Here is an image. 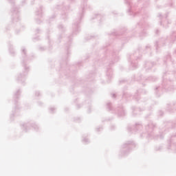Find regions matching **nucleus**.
I'll list each match as a JSON object with an SVG mask.
<instances>
[{
    "label": "nucleus",
    "mask_w": 176,
    "mask_h": 176,
    "mask_svg": "<svg viewBox=\"0 0 176 176\" xmlns=\"http://www.w3.org/2000/svg\"><path fill=\"white\" fill-rule=\"evenodd\" d=\"M20 80H24V77H23V76L21 74H20L18 76V82H20Z\"/></svg>",
    "instance_id": "obj_2"
},
{
    "label": "nucleus",
    "mask_w": 176,
    "mask_h": 176,
    "mask_svg": "<svg viewBox=\"0 0 176 176\" xmlns=\"http://www.w3.org/2000/svg\"><path fill=\"white\" fill-rule=\"evenodd\" d=\"M131 146H134L133 142H129V143H125L122 146V148L124 149L126 148H131Z\"/></svg>",
    "instance_id": "obj_1"
},
{
    "label": "nucleus",
    "mask_w": 176,
    "mask_h": 176,
    "mask_svg": "<svg viewBox=\"0 0 176 176\" xmlns=\"http://www.w3.org/2000/svg\"><path fill=\"white\" fill-rule=\"evenodd\" d=\"M171 148H172V149H174V144L171 145Z\"/></svg>",
    "instance_id": "obj_16"
},
{
    "label": "nucleus",
    "mask_w": 176,
    "mask_h": 176,
    "mask_svg": "<svg viewBox=\"0 0 176 176\" xmlns=\"http://www.w3.org/2000/svg\"><path fill=\"white\" fill-rule=\"evenodd\" d=\"M50 110L51 111V113H53V111H55L56 109H54V107H51Z\"/></svg>",
    "instance_id": "obj_10"
},
{
    "label": "nucleus",
    "mask_w": 176,
    "mask_h": 176,
    "mask_svg": "<svg viewBox=\"0 0 176 176\" xmlns=\"http://www.w3.org/2000/svg\"><path fill=\"white\" fill-rule=\"evenodd\" d=\"M162 16V15L161 14H160V17H161Z\"/></svg>",
    "instance_id": "obj_22"
},
{
    "label": "nucleus",
    "mask_w": 176,
    "mask_h": 176,
    "mask_svg": "<svg viewBox=\"0 0 176 176\" xmlns=\"http://www.w3.org/2000/svg\"><path fill=\"white\" fill-rule=\"evenodd\" d=\"M100 17H101L100 15H99V14L96 15V19H100Z\"/></svg>",
    "instance_id": "obj_13"
},
{
    "label": "nucleus",
    "mask_w": 176,
    "mask_h": 176,
    "mask_svg": "<svg viewBox=\"0 0 176 176\" xmlns=\"http://www.w3.org/2000/svg\"><path fill=\"white\" fill-rule=\"evenodd\" d=\"M17 13H19V10H17V8H15V10H14L13 14H17Z\"/></svg>",
    "instance_id": "obj_6"
},
{
    "label": "nucleus",
    "mask_w": 176,
    "mask_h": 176,
    "mask_svg": "<svg viewBox=\"0 0 176 176\" xmlns=\"http://www.w3.org/2000/svg\"><path fill=\"white\" fill-rule=\"evenodd\" d=\"M82 142H84V144H89V142L88 139L84 138L82 140Z\"/></svg>",
    "instance_id": "obj_5"
},
{
    "label": "nucleus",
    "mask_w": 176,
    "mask_h": 176,
    "mask_svg": "<svg viewBox=\"0 0 176 176\" xmlns=\"http://www.w3.org/2000/svg\"><path fill=\"white\" fill-rule=\"evenodd\" d=\"M59 27H61V28H63V25H60Z\"/></svg>",
    "instance_id": "obj_19"
},
{
    "label": "nucleus",
    "mask_w": 176,
    "mask_h": 176,
    "mask_svg": "<svg viewBox=\"0 0 176 176\" xmlns=\"http://www.w3.org/2000/svg\"><path fill=\"white\" fill-rule=\"evenodd\" d=\"M129 131H131V128H128Z\"/></svg>",
    "instance_id": "obj_17"
},
{
    "label": "nucleus",
    "mask_w": 176,
    "mask_h": 176,
    "mask_svg": "<svg viewBox=\"0 0 176 176\" xmlns=\"http://www.w3.org/2000/svg\"><path fill=\"white\" fill-rule=\"evenodd\" d=\"M22 53H23V54L25 56V55H26V53H27V50H25V48H23V50H22Z\"/></svg>",
    "instance_id": "obj_7"
},
{
    "label": "nucleus",
    "mask_w": 176,
    "mask_h": 176,
    "mask_svg": "<svg viewBox=\"0 0 176 176\" xmlns=\"http://www.w3.org/2000/svg\"><path fill=\"white\" fill-rule=\"evenodd\" d=\"M107 76H108V73H107Z\"/></svg>",
    "instance_id": "obj_23"
},
{
    "label": "nucleus",
    "mask_w": 176,
    "mask_h": 176,
    "mask_svg": "<svg viewBox=\"0 0 176 176\" xmlns=\"http://www.w3.org/2000/svg\"><path fill=\"white\" fill-rule=\"evenodd\" d=\"M36 96H39V92H36Z\"/></svg>",
    "instance_id": "obj_14"
},
{
    "label": "nucleus",
    "mask_w": 176,
    "mask_h": 176,
    "mask_svg": "<svg viewBox=\"0 0 176 176\" xmlns=\"http://www.w3.org/2000/svg\"><path fill=\"white\" fill-rule=\"evenodd\" d=\"M107 108L109 109V111H111V103H107Z\"/></svg>",
    "instance_id": "obj_9"
},
{
    "label": "nucleus",
    "mask_w": 176,
    "mask_h": 176,
    "mask_svg": "<svg viewBox=\"0 0 176 176\" xmlns=\"http://www.w3.org/2000/svg\"><path fill=\"white\" fill-rule=\"evenodd\" d=\"M25 69H27V67L25 66Z\"/></svg>",
    "instance_id": "obj_20"
},
{
    "label": "nucleus",
    "mask_w": 176,
    "mask_h": 176,
    "mask_svg": "<svg viewBox=\"0 0 176 176\" xmlns=\"http://www.w3.org/2000/svg\"><path fill=\"white\" fill-rule=\"evenodd\" d=\"M133 68H137V65H135V67Z\"/></svg>",
    "instance_id": "obj_18"
},
{
    "label": "nucleus",
    "mask_w": 176,
    "mask_h": 176,
    "mask_svg": "<svg viewBox=\"0 0 176 176\" xmlns=\"http://www.w3.org/2000/svg\"><path fill=\"white\" fill-rule=\"evenodd\" d=\"M100 130H102V127L97 128V131H100Z\"/></svg>",
    "instance_id": "obj_12"
},
{
    "label": "nucleus",
    "mask_w": 176,
    "mask_h": 176,
    "mask_svg": "<svg viewBox=\"0 0 176 176\" xmlns=\"http://www.w3.org/2000/svg\"><path fill=\"white\" fill-rule=\"evenodd\" d=\"M118 115H119V116H124V110H122V113H119Z\"/></svg>",
    "instance_id": "obj_8"
},
{
    "label": "nucleus",
    "mask_w": 176,
    "mask_h": 176,
    "mask_svg": "<svg viewBox=\"0 0 176 176\" xmlns=\"http://www.w3.org/2000/svg\"><path fill=\"white\" fill-rule=\"evenodd\" d=\"M112 97H113V98H115V97H116L115 94H112Z\"/></svg>",
    "instance_id": "obj_15"
},
{
    "label": "nucleus",
    "mask_w": 176,
    "mask_h": 176,
    "mask_svg": "<svg viewBox=\"0 0 176 176\" xmlns=\"http://www.w3.org/2000/svg\"><path fill=\"white\" fill-rule=\"evenodd\" d=\"M76 27H78V25H75Z\"/></svg>",
    "instance_id": "obj_21"
},
{
    "label": "nucleus",
    "mask_w": 176,
    "mask_h": 176,
    "mask_svg": "<svg viewBox=\"0 0 176 176\" xmlns=\"http://www.w3.org/2000/svg\"><path fill=\"white\" fill-rule=\"evenodd\" d=\"M148 129L153 130V127H155V125H153V124L151 123L148 125Z\"/></svg>",
    "instance_id": "obj_3"
},
{
    "label": "nucleus",
    "mask_w": 176,
    "mask_h": 176,
    "mask_svg": "<svg viewBox=\"0 0 176 176\" xmlns=\"http://www.w3.org/2000/svg\"><path fill=\"white\" fill-rule=\"evenodd\" d=\"M19 94H20V90H18L16 93L14 94L15 98H19Z\"/></svg>",
    "instance_id": "obj_4"
},
{
    "label": "nucleus",
    "mask_w": 176,
    "mask_h": 176,
    "mask_svg": "<svg viewBox=\"0 0 176 176\" xmlns=\"http://www.w3.org/2000/svg\"><path fill=\"white\" fill-rule=\"evenodd\" d=\"M42 14V8H40V10H38V14Z\"/></svg>",
    "instance_id": "obj_11"
}]
</instances>
